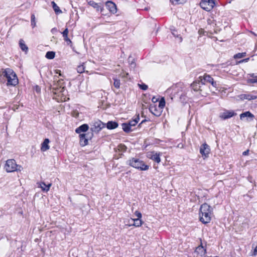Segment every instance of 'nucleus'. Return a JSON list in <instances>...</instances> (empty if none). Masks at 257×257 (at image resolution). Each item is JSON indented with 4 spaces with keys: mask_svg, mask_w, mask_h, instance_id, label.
<instances>
[{
    "mask_svg": "<svg viewBox=\"0 0 257 257\" xmlns=\"http://www.w3.org/2000/svg\"><path fill=\"white\" fill-rule=\"evenodd\" d=\"M2 74L7 79L8 86H15L18 84L19 80L17 75L12 69L7 68L2 72Z\"/></svg>",
    "mask_w": 257,
    "mask_h": 257,
    "instance_id": "1",
    "label": "nucleus"
},
{
    "mask_svg": "<svg viewBox=\"0 0 257 257\" xmlns=\"http://www.w3.org/2000/svg\"><path fill=\"white\" fill-rule=\"evenodd\" d=\"M126 164L140 171H147L150 166L137 157H134L126 162Z\"/></svg>",
    "mask_w": 257,
    "mask_h": 257,
    "instance_id": "2",
    "label": "nucleus"
},
{
    "mask_svg": "<svg viewBox=\"0 0 257 257\" xmlns=\"http://www.w3.org/2000/svg\"><path fill=\"white\" fill-rule=\"evenodd\" d=\"M4 168L8 173L21 171L23 169V167L21 165L17 164L14 159L8 160L6 162Z\"/></svg>",
    "mask_w": 257,
    "mask_h": 257,
    "instance_id": "3",
    "label": "nucleus"
},
{
    "mask_svg": "<svg viewBox=\"0 0 257 257\" xmlns=\"http://www.w3.org/2000/svg\"><path fill=\"white\" fill-rule=\"evenodd\" d=\"M90 131L98 133L103 128L105 127V123L100 120H94L90 124Z\"/></svg>",
    "mask_w": 257,
    "mask_h": 257,
    "instance_id": "4",
    "label": "nucleus"
},
{
    "mask_svg": "<svg viewBox=\"0 0 257 257\" xmlns=\"http://www.w3.org/2000/svg\"><path fill=\"white\" fill-rule=\"evenodd\" d=\"M200 6L202 9L209 12L213 9L215 3L214 0H201Z\"/></svg>",
    "mask_w": 257,
    "mask_h": 257,
    "instance_id": "5",
    "label": "nucleus"
},
{
    "mask_svg": "<svg viewBox=\"0 0 257 257\" xmlns=\"http://www.w3.org/2000/svg\"><path fill=\"white\" fill-rule=\"evenodd\" d=\"M204 84V82L203 81L202 76H200L198 79L196 80L191 84V87L195 91H202L201 85Z\"/></svg>",
    "mask_w": 257,
    "mask_h": 257,
    "instance_id": "6",
    "label": "nucleus"
},
{
    "mask_svg": "<svg viewBox=\"0 0 257 257\" xmlns=\"http://www.w3.org/2000/svg\"><path fill=\"white\" fill-rule=\"evenodd\" d=\"M200 153L201 154L204 159L207 158L210 154V147L206 143L202 144L200 148Z\"/></svg>",
    "mask_w": 257,
    "mask_h": 257,
    "instance_id": "7",
    "label": "nucleus"
},
{
    "mask_svg": "<svg viewBox=\"0 0 257 257\" xmlns=\"http://www.w3.org/2000/svg\"><path fill=\"white\" fill-rule=\"evenodd\" d=\"M236 114V113L233 110L224 109L223 112L220 113L219 117L222 120H225L235 116Z\"/></svg>",
    "mask_w": 257,
    "mask_h": 257,
    "instance_id": "8",
    "label": "nucleus"
},
{
    "mask_svg": "<svg viewBox=\"0 0 257 257\" xmlns=\"http://www.w3.org/2000/svg\"><path fill=\"white\" fill-rule=\"evenodd\" d=\"M212 213L205 212L199 213L200 221L204 224L210 222L211 218Z\"/></svg>",
    "mask_w": 257,
    "mask_h": 257,
    "instance_id": "9",
    "label": "nucleus"
},
{
    "mask_svg": "<svg viewBox=\"0 0 257 257\" xmlns=\"http://www.w3.org/2000/svg\"><path fill=\"white\" fill-rule=\"evenodd\" d=\"M203 81L205 82H208L211 84V85L216 88L217 86V82L214 81L213 78L209 75L207 74H205L204 76L202 77Z\"/></svg>",
    "mask_w": 257,
    "mask_h": 257,
    "instance_id": "10",
    "label": "nucleus"
},
{
    "mask_svg": "<svg viewBox=\"0 0 257 257\" xmlns=\"http://www.w3.org/2000/svg\"><path fill=\"white\" fill-rule=\"evenodd\" d=\"M105 6L111 14H114L116 13V6L113 2L107 1L105 3Z\"/></svg>",
    "mask_w": 257,
    "mask_h": 257,
    "instance_id": "11",
    "label": "nucleus"
},
{
    "mask_svg": "<svg viewBox=\"0 0 257 257\" xmlns=\"http://www.w3.org/2000/svg\"><path fill=\"white\" fill-rule=\"evenodd\" d=\"M88 4L95 9L97 11H100L101 13L104 10L103 5L101 3H96L93 1L88 2Z\"/></svg>",
    "mask_w": 257,
    "mask_h": 257,
    "instance_id": "12",
    "label": "nucleus"
},
{
    "mask_svg": "<svg viewBox=\"0 0 257 257\" xmlns=\"http://www.w3.org/2000/svg\"><path fill=\"white\" fill-rule=\"evenodd\" d=\"M150 111L156 116H159L162 113V110L157 107L156 105H151L149 108Z\"/></svg>",
    "mask_w": 257,
    "mask_h": 257,
    "instance_id": "13",
    "label": "nucleus"
},
{
    "mask_svg": "<svg viewBox=\"0 0 257 257\" xmlns=\"http://www.w3.org/2000/svg\"><path fill=\"white\" fill-rule=\"evenodd\" d=\"M204 212L209 213L212 212V209L211 208V206L206 203L202 204L200 207L199 213H203Z\"/></svg>",
    "mask_w": 257,
    "mask_h": 257,
    "instance_id": "14",
    "label": "nucleus"
},
{
    "mask_svg": "<svg viewBox=\"0 0 257 257\" xmlns=\"http://www.w3.org/2000/svg\"><path fill=\"white\" fill-rule=\"evenodd\" d=\"M148 157L157 163H159L161 162L160 153L152 152L151 154L149 155Z\"/></svg>",
    "mask_w": 257,
    "mask_h": 257,
    "instance_id": "15",
    "label": "nucleus"
},
{
    "mask_svg": "<svg viewBox=\"0 0 257 257\" xmlns=\"http://www.w3.org/2000/svg\"><path fill=\"white\" fill-rule=\"evenodd\" d=\"M200 244L196 248L195 252H197V253H201L204 254L206 253V248L203 246L201 238H200Z\"/></svg>",
    "mask_w": 257,
    "mask_h": 257,
    "instance_id": "16",
    "label": "nucleus"
},
{
    "mask_svg": "<svg viewBox=\"0 0 257 257\" xmlns=\"http://www.w3.org/2000/svg\"><path fill=\"white\" fill-rule=\"evenodd\" d=\"M89 129V125L87 124L84 123L77 127L75 130V132L77 134H81L82 132H86Z\"/></svg>",
    "mask_w": 257,
    "mask_h": 257,
    "instance_id": "17",
    "label": "nucleus"
},
{
    "mask_svg": "<svg viewBox=\"0 0 257 257\" xmlns=\"http://www.w3.org/2000/svg\"><path fill=\"white\" fill-rule=\"evenodd\" d=\"M80 138V145L82 147H84L88 145V139H86L85 137V135L84 134H81L79 135Z\"/></svg>",
    "mask_w": 257,
    "mask_h": 257,
    "instance_id": "18",
    "label": "nucleus"
},
{
    "mask_svg": "<svg viewBox=\"0 0 257 257\" xmlns=\"http://www.w3.org/2000/svg\"><path fill=\"white\" fill-rule=\"evenodd\" d=\"M118 126V124L117 122L114 121H108L106 123H105V126L108 130H113Z\"/></svg>",
    "mask_w": 257,
    "mask_h": 257,
    "instance_id": "19",
    "label": "nucleus"
},
{
    "mask_svg": "<svg viewBox=\"0 0 257 257\" xmlns=\"http://www.w3.org/2000/svg\"><path fill=\"white\" fill-rule=\"evenodd\" d=\"M49 142L50 141L48 139H45L44 140V142L41 144V150L42 151L45 152L49 149L50 147L48 145Z\"/></svg>",
    "mask_w": 257,
    "mask_h": 257,
    "instance_id": "20",
    "label": "nucleus"
},
{
    "mask_svg": "<svg viewBox=\"0 0 257 257\" xmlns=\"http://www.w3.org/2000/svg\"><path fill=\"white\" fill-rule=\"evenodd\" d=\"M245 117L250 118L252 120L254 118V115L249 111H246L240 114V119H243Z\"/></svg>",
    "mask_w": 257,
    "mask_h": 257,
    "instance_id": "21",
    "label": "nucleus"
},
{
    "mask_svg": "<svg viewBox=\"0 0 257 257\" xmlns=\"http://www.w3.org/2000/svg\"><path fill=\"white\" fill-rule=\"evenodd\" d=\"M52 184L49 183L46 185L45 182H42L40 183V187L42 189V190L45 192H48Z\"/></svg>",
    "mask_w": 257,
    "mask_h": 257,
    "instance_id": "22",
    "label": "nucleus"
},
{
    "mask_svg": "<svg viewBox=\"0 0 257 257\" xmlns=\"http://www.w3.org/2000/svg\"><path fill=\"white\" fill-rule=\"evenodd\" d=\"M57 78H58V77H57V76H55V77H54V79H55L54 81H57V82L56 83L55 82L53 84V89H55V90H58L59 89V87H61V83H62V81H63V79H60L59 80H57Z\"/></svg>",
    "mask_w": 257,
    "mask_h": 257,
    "instance_id": "23",
    "label": "nucleus"
},
{
    "mask_svg": "<svg viewBox=\"0 0 257 257\" xmlns=\"http://www.w3.org/2000/svg\"><path fill=\"white\" fill-rule=\"evenodd\" d=\"M121 125L122 128L125 133H128L132 131L131 126L127 123H122Z\"/></svg>",
    "mask_w": 257,
    "mask_h": 257,
    "instance_id": "24",
    "label": "nucleus"
},
{
    "mask_svg": "<svg viewBox=\"0 0 257 257\" xmlns=\"http://www.w3.org/2000/svg\"><path fill=\"white\" fill-rule=\"evenodd\" d=\"M51 4L53 9L56 14L62 13V11L54 1L51 2Z\"/></svg>",
    "mask_w": 257,
    "mask_h": 257,
    "instance_id": "25",
    "label": "nucleus"
},
{
    "mask_svg": "<svg viewBox=\"0 0 257 257\" xmlns=\"http://www.w3.org/2000/svg\"><path fill=\"white\" fill-rule=\"evenodd\" d=\"M113 80V86L117 89L119 88L120 85V80L116 77H112Z\"/></svg>",
    "mask_w": 257,
    "mask_h": 257,
    "instance_id": "26",
    "label": "nucleus"
},
{
    "mask_svg": "<svg viewBox=\"0 0 257 257\" xmlns=\"http://www.w3.org/2000/svg\"><path fill=\"white\" fill-rule=\"evenodd\" d=\"M134 223L131 225H134L136 227L141 226L143 223V221L141 219H139V218L137 219H132Z\"/></svg>",
    "mask_w": 257,
    "mask_h": 257,
    "instance_id": "27",
    "label": "nucleus"
},
{
    "mask_svg": "<svg viewBox=\"0 0 257 257\" xmlns=\"http://www.w3.org/2000/svg\"><path fill=\"white\" fill-rule=\"evenodd\" d=\"M171 30L172 35L175 37L178 38L180 42H182V38L180 36V35L178 33V31L175 29H171Z\"/></svg>",
    "mask_w": 257,
    "mask_h": 257,
    "instance_id": "28",
    "label": "nucleus"
},
{
    "mask_svg": "<svg viewBox=\"0 0 257 257\" xmlns=\"http://www.w3.org/2000/svg\"><path fill=\"white\" fill-rule=\"evenodd\" d=\"M19 45L20 47L23 51H27L28 49V47L26 46V45L24 43V41L22 39H21L19 41Z\"/></svg>",
    "mask_w": 257,
    "mask_h": 257,
    "instance_id": "29",
    "label": "nucleus"
},
{
    "mask_svg": "<svg viewBox=\"0 0 257 257\" xmlns=\"http://www.w3.org/2000/svg\"><path fill=\"white\" fill-rule=\"evenodd\" d=\"M55 53L53 51H48L46 53L45 57L49 59H52L55 57Z\"/></svg>",
    "mask_w": 257,
    "mask_h": 257,
    "instance_id": "30",
    "label": "nucleus"
},
{
    "mask_svg": "<svg viewBox=\"0 0 257 257\" xmlns=\"http://www.w3.org/2000/svg\"><path fill=\"white\" fill-rule=\"evenodd\" d=\"M85 71V66L84 63H82V64L79 65L77 68V71L79 73H82L84 72Z\"/></svg>",
    "mask_w": 257,
    "mask_h": 257,
    "instance_id": "31",
    "label": "nucleus"
},
{
    "mask_svg": "<svg viewBox=\"0 0 257 257\" xmlns=\"http://www.w3.org/2000/svg\"><path fill=\"white\" fill-rule=\"evenodd\" d=\"M31 22L32 28H34L36 25V21L35 15L34 14H31Z\"/></svg>",
    "mask_w": 257,
    "mask_h": 257,
    "instance_id": "32",
    "label": "nucleus"
},
{
    "mask_svg": "<svg viewBox=\"0 0 257 257\" xmlns=\"http://www.w3.org/2000/svg\"><path fill=\"white\" fill-rule=\"evenodd\" d=\"M165 105V100L164 97H162L161 100L159 101V108H160L161 110H162V109L164 107Z\"/></svg>",
    "mask_w": 257,
    "mask_h": 257,
    "instance_id": "33",
    "label": "nucleus"
},
{
    "mask_svg": "<svg viewBox=\"0 0 257 257\" xmlns=\"http://www.w3.org/2000/svg\"><path fill=\"white\" fill-rule=\"evenodd\" d=\"M63 37L64 38V41L67 43V44L72 48L73 46L72 42L68 38V35H66V36H63Z\"/></svg>",
    "mask_w": 257,
    "mask_h": 257,
    "instance_id": "34",
    "label": "nucleus"
},
{
    "mask_svg": "<svg viewBox=\"0 0 257 257\" xmlns=\"http://www.w3.org/2000/svg\"><path fill=\"white\" fill-rule=\"evenodd\" d=\"M245 56H246L245 52L238 53L234 55L233 57L234 59H240V58L245 57Z\"/></svg>",
    "mask_w": 257,
    "mask_h": 257,
    "instance_id": "35",
    "label": "nucleus"
},
{
    "mask_svg": "<svg viewBox=\"0 0 257 257\" xmlns=\"http://www.w3.org/2000/svg\"><path fill=\"white\" fill-rule=\"evenodd\" d=\"M93 133L94 132L91 131V132H88L86 134H84L85 135V137L86 138V139H88V140L89 139L90 140L92 139V138L93 136Z\"/></svg>",
    "mask_w": 257,
    "mask_h": 257,
    "instance_id": "36",
    "label": "nucleus"
},
{
    "mask_svg": "<svg viewBox=\"0 0 257 257\" xmlns=\"http://www.w3.org/2000/svg\"><path fill=\"white\" fill-rule=\"evenodd\" d=\"M257 98L255 96H253L251 95H244V98L248 99V100H253Z\"/></svg>",
    "mask_w": 257,
    "mask_h": 257,
    "instance_id": "37",
    "label": "nucleus"
},
{
    "mask_svg": "<svg viewBox=\"0 0 257 257\" xmlns=\"http://www.w3.org/2000/svg\"><path fill=\"white\" fill-rule=\"evenodd\" d=\"M119 150H120L121 151L125 152L126 151L127 147L123 144H120L118 146Z\"/></svg>",
    "mask_w": 257,
    "mask_h": 257,
    "instance_id": "38",
    "label": "nucleus"
},
{
    "mask_svg": "<svg viewBox=\"0 0 257 257\" xmlns=\"http://www.w3.org/2000/svg\"><path fill=\"white\" fill-rule=\"evenodd\" d=\"M127 123L129 124V125L131 126V127L134 126L137 124V121L132 119V120H130L128 121V122H127Z\"/></svg>",
    "mask_w": 257,
    "mask_h": 257,
    "instance_id": "39",
    "label": "nucleus"
},
{
    "mask_svg": "<svg viewBox=\"0 0 257 257\" xmlns=\"http://www.w3.org/2000/svg\"><path fill=\"white\" fill-rule=\"evenodd\" d=\"M184 0H170V3L173 5L179 4L182 3V1Z\"/></svg>",
    "mask_w": 257,
    "mask_h": 257,
    "instance_id": "40",
    "label": "nucleus"
},
{
    "mask_svg": "<svg viewBox=\"0 0 257 257\" xmlns=\"http://www.w3.org/2000/svg\"><path fill=\"white\" fill-rule=\"evenodd\" d=\"M139 85L140 88L143 90H146L148 89V86L144 83H142L141 84H139Z\"/></svg>",
    "mask_w": 257,
    "mask_h": 257,
    "instance_id": "41",
    "label": "nucleus"
},
{
    "mask_svg": "<svg viewBox=\"0 0 257 257\" xmlns=\"http://www.w3.org/2000/svg\"><path fill=\"white\" fill-rule=\"evenodd\" d=\"M79 112L77 111H73L71 113V115L73 117L77 118L79 117Z\"/></svg>",
    "mask_w": 257,
    "mask_h": 257,
    "instance_id": "42",
    "label": "nucleus"
},
{
    "mask_svg": "<svg viewBox=\"0 0 257 257\" xmlns=\"http://www.w3.org/2000/svg\"><path fill=\"white\" fill-rule=\"evenodd\" d=\"M135 214L139 219H141V218H142V215L140 212L138 211H136V212H135Z\"/></svg>",
    "mask_w": 257,
    "mask_h": 257,
    "instance_id": "43",
    "label": "nucleus"
},
{
    "mask_svg": "<svg viewBox=\"0 0 257 257\" xmlns=\"http://www.w3.org/2000/svg\"><path fill=\"white\" fill-rule=\"evenodd\" d=\"M63 36H66V35H68V29L67 28H66L64 31L62 33Z\"/></svg>",
    "mask_w": 257,
    "mask_h": 257,
    "instance_id": "44",
    "label": "nucleus"
},
{
    "mask_svg": "<svg viewBox=\"0 0 257 257\" xmlns=\"http://www.w3.org/2000/svg\"><path fill=\"white\" fill-rule=\"evenodd\" d=\"M128 75V73H123V72L120 74V76H121L122 77H126Z\"/></svg>",
    "mask_w": 257,
    "mask_h": 257,
    "instance_id": "45",
    "label": "nucleus"
},
{
    "mask_svg": "<svg viewBox=\"0 0 257 257\" xmlns=\"http://www.w3.org/2000/svg\"><path fill=\"white\" fill-rule=\"evenodd\" d=\"M248 153H249V150H247L242 153V155H243V156L247 155L248 154Z\"/></svg>",
    "mask_w": 257,
    "mask_h": 257,
    "instance_id": "46",
    "label": "nucleus"
},
{
    "mask_svg": "<svg viewBox=\"0 0 257 257\" xmlns=\"http://www.w3.org/2000/svg\"><path fill=\"white\" fill-rule=\"evenodd\" d=\"M198 33H199V34H200V35H201V34H204V30H203V29H201L199 30V31H198Z\"/></svg>",
    "mask_w": 257,
    "mask_h": 257,
    "instance_id": "47",
    "label": "nucleus"
},
{
    "mask_svg": "<svg viewBox=\"0 0 257 257\" xmlns=\"http://www.w3.org/2000/svg\"><path fill=\"white\" fill-rule=\"evenodd\" d=\"M133 120H137V123H138L139 120H140V116H139V115L138 114L136 117L134 119H133Z\"/></svg>",
    "mask_w": 257,
    "mask_h": 257,
    "instance_id": "48",
    "label": "nucleus"
},
{
    "mask_svg": "<svg viewBox=\"0 0 257 257\" xmlns=\"http://www.w3.org/2000/svg\"><path fill=\"white\" fill-rule=\"evenodd\" d=\"M56 73L58 74L59 75H61V71L60 70H56Z\"/></svg>",
    "mask_w": 257,
    "mask_h": 257,
    "instance_id": "49",
    "label": "nucleus"
},
{
    "mask_svg": "<svg viewBox=\"0 0 257 257\" xmlns=\"http://www.w3.org/2000/svg\"><path fill=\"white\" fill-rule=\"evenodd\" d=\"M250 81L252 83H257V79H251Z\"/></svg>",
    "mask_w": 257,
    "mask_h": 257,
    "instance_id": "50",
    "label": "nucleus"
},
{
    "mask_svg": "<svg viewBox=\"0 0 257 257\" xmlns=\"http://www.w3.org/2000/svg\"><path fill=\"white\" fill-rule=\"evenodd\" d=\"M185 94H182L180 96V99H183L184 100L185 99Z\"/></svg>",
    "mask_w": 257,
    "mask_h": 257,
    "instance_id": "51",
    "label": "nucleus"
},
{
    "mask_svg": "<svg viewBox=\"0 0 257 257\" xmlns=\"http://www.w3.org/2000/svg\"><path fill=\"white\" fill-rule=\"evenodd\" d=\"M249 60V58H246V59H243L242 60H241L240 62H246L248 61V60Z\"/></svg>",
    "mask_w": 257,
    "mask_h": 257,
    "instance_id": "52",
    "label": "nucleus"
},
{
    "mask_svg": "<svg viewBox=\"0 0 257 257\" xmlns=\"http://www.w3.org/2000/svg\"><path fill=\"white\" fill-rule=\"evenodd\" d=\"M152 101H153V102H156V101H157V98H156L155 97H154L152 98Z\"/></svg>",
    "mask_w": 257,
    "mask_h": 257,
    "instance_id": "53",
    "label": "nucleus"
},
{
    "mask_svg": "<svg viewBox=\"0 0 257 257\" xmlns=\"http://www.w3.org/2000/svg\"><path fill=\"white\" fill-rule=\"evenodd\" d=\"M251 33L253 35H254V36H257V35H256L254 32H251Z\"/></svg>",
    "mask_w": 257,
    "mask_h": 257,
    "instance_id": "54",
    "label": "nucleus"
},
{
    "mask_svg": "<svg viewBox=\"0 0 257 257\" xmlns=\"http://www.w3.org/2000/svg\"><path fill=\"white\" fill-rule=\"evenodd\" d=\"M21 251H23V245H21Z\"/></svg>",
    "mask_w": 257,
    "mask_h": 257,
    "instance_id": "55",
    "label": "nucleus"
},
{
    "mask_svg": "<svg viewBox=\"0 0 257 257\" xmlns=\"http://www.w3.org/2000/svg\"><path fill=\"white\" fill-rule=\"evenodd\" d=\"M145 120H143V121L141 122V123L140 124V125L141 124L143 123L144 122H145Z\"/></svg>",
    "mask_w": 257,
    "mask_h": 257,
    "instance_id": "56",
    "label": "nucleus"
},
{
    "mask_svg": "<svg viewBox=\"0 0 257 257\" xmlns=\"http://www.w3.org/2000/svg\"><path fill=\"white\" fill-rule=\"evenodd\" d=\"M214 257H219V256H214Z\"/></svg>",
    "mask_w": 257,
    "mask_h": 257,
    "instance_id": "57",
    "label": "nucleus"
}]
</instances>
